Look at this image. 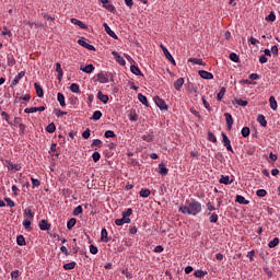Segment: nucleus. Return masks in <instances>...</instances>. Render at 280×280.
I'll return each instance as SVG.
<instances>
[{
	"instance_id": "f257e3e1",
	"label": "nucleus",
	"mask_w": 280,
	"mask_h": 280,
	"mask_svg": "<svg viewBox=\"0 0 280 280\" xmlns=\"http://www.w3.org/2000/svg\"><path fill=\"white\" fill-rule=\"evenodd\" d=\"M178 211L184 215H198V213L202 212V203L196 199H188L185 205L179 207Z\"/></svg>"
},
{
	"instance_id": "f03ea898",
	"label": "nucleus",
	"mask_w": 280,
	"mask_h": 280,
	"mask_svg": "<svg viewBox=\"0 0 280 280\" xmlns=\"http://www.w3.org/2000/svg\"><path fill=\"white\" fill-rule=\"evenodd\" d=\"M78 45H81V47L89 49V51H95V46L89 44V40L84 37L78 39Z\"/></svg>"
},
{
	"instance_id": "7ed1b4c3",
	"label": "nucleus",
	"mask_w": 280,
	"mask_h": 280,
	"mask_svg": "<svg viewBox=\"0 0 280 280\" xmlns=\"http://www.w3.org/2000/svg\"><path fill=\"white\" fill-rule=\"evenodd\" d=\"M160 47H161L166 60L172 62V65H176V60H174V57L172 56V54H170V50H167V47H165L164 45H161Z\"/></svg>"
},
{
	"instance_id": "20e7f679",
	"label": "nucleus",
	"mask_w": 280,
	"mask_h": 280,
	"mask_svg": "<svg viewBox=\"0 0 280 280\" xmlns=\"http://www.w3.org/2000/svg\"><path fill=\"white\" fill-rule=\"evenodd\" d=\"M154 103L160 108V110H167V104L165 103V101L163 98L155 96Z\"/></svg>"
},
{
	"instance_id": "39448f33",
	"label": "nucleus",
	"mask_w": 280,
	"mask_h": 280,
	"mask_svg": "<svg viewBox=\"0 0 280 280\" xmlns=\"http://www.w3.org/2000/svg\"><path fill=\"white\" fill-rule=\"evenodd\" d=\"M112 56H114V58H115L116 62H118V65H120L121 67H126V59H124V57H121L119 52L113 51Z\"/></svg>"
},
{
	"instance_id": "423d86ee",
	"label": "nucleus",
	"mask_w": 280,
	"mask_h": 280,
	"mask_svg": "<svg viewBox=\"0 0 280 280\" xmlns=\"http://www.w3.org/2000/svg\"><path fill=\"white\" fill-rule=\"evenodd\" d=\"M96 78L97 82L101 84H108V74L101 72L96 74Z\"/></svg>"
},
{
	"instance_id": "0eeeda50",
	"label": "nucleus",
	"mask_w": 280,
	"mask_h": 280,
	"mask_svg": "<svg viewBox=\"0 0 280 280\" xmlns=\"http://www.w3.org/2000/svg\"><path fill=\"white\" fill-rule=\"evenodd\" d=\"M198 74L200 75V78H202L203 80H213V73L206 71V70H199Z\"/></svg>"
},
{
	"instance_id": "6e6552de",
	"label": "nucleus",
	"mask_w": 280,
	"mask_h": 280,
	"mask_svg": "<svg viewBox=\"0 0 280 280\" xmlns=\"http://www.w3.org/2000/svg\"><path fill=\"white\" fill-rule=\"evenodd\" d=\"M23 78H25V71L19 72L18 75H15V78L12 80L11 86H16V84H19Z\"/></svg>"
},
{
	"instance_id": "1a4fd4ad",
	"label": "nucleus",
	"mask_w": 280,
	"mask_h": 280,
	"mask_svg": "<svg viewBox=\"0 0 280 280\" xmlns=\"http://www.w3.org/2000/svg\"><path fill=\"white\" fill-rule=\"evenodd\" d=\"M103 27H104L106 34H108V36H110V37L114 38L115 40H117V38H119V37L117 36V34H115V33L113 32V30H110V26H108L106 23L103 24Z\"/></svg>"
},
{
	"instance_id": "9d476101",
	"label": "nucleus",
	"mask_w": 280,
	"mask_h": 280,
	"mask_svg": "<svg viewBox=\"0 0 280 280\" xmlns=\"http://www.w3.org/2000/svg\"><path fill=\"white\" fill-rule=\"evenodd\" d=\"M224 117H225L228 130H231L233 128V116L229 113H225Z\"/></svg>"
},
{
	"instance_id": "9b49d317",
	"label": "nucleus",
	"mask_w": 280,
	"mask_h": 280,
	"mask_svg": "<svg viewBox=\"0 0 280 280\" xmlns=\"http://www.w3.org/2000/svg\"><path fill=\"white\" fill-rule=\"evenodd\" d=\"M101 242H104L105 244H108V242H110V240L108 238V231L106 230V228L102 229L101 231Z\"/></svg>"
},
{
	"instance_id": "f8f14e48",
	"label": "nucleus",
	"mask_w": 280,
	"mask_h": 280,
	"mask_svg": "<svg viewBox=\"0 0 280 280\" xmlns=\"http://www.w3.org/2000/svg\"><path fill=\"white\" fill-rule=\"evenodd\" d=\"M43 110H45V106L25 108L24 113H26V114L38 113V112L43 113Z\"/></svg>"
},
{
	"instance_id": "ddd939ff",
	"label": "nucleus",
	"mask_w": 280,
	"mask_h": 280,
	"mask_svg": "<svg viewBox=\"0 0 280 280\" xmlns=\"http://www.w3.org/2000/svg\"><path fill=\"white\" fill-rule=\"evenodd\" d=\"M80 71H83V73H93V71H95V66H93L92 63L83 67H80Z\"/></svg>"
},
{
	"instance_id": "4468645a",
	"label": "nucleus",
	"mask_w": 280,
	"mask_h": 280,
	"mask_svg": "<svg viewBox=\"0 0 280 280\" xmlns=\"http://www.w3.org/2000/svg\"><path fill=\"white\" fill-rule=\"evenodd\" d=\"M168 172L170 170L164 163L159 164V174H161V176H167Z\"/></svg>"
},
{
	"instance_id": "2eb2a0df",
	"label": "nucleus",
	"mask_w": 280,
	"mask_h": 280,
	"mask_svg": "<svg viewBox=\"0 0 280 280\" xmlns=\"http://www.w3.org/2000/svg\"><path fill=\"white\" fill-rule=\"evenodd\" d=\"M183 84H185V79L184 78H179L174 82V89L176 91H180V89H183Z\"/></svg>"
},
{
	"instance_id": "dca6fc26",
	"label": "nucleus",
	"mask_w": 280,
	"mask_h": 280,
	"mask_svg": "<svg viewBox=\"0 0 280 280\" xmlns=\"http://www.w3.org/2000/svg\"><path fill=\"white\" fill-rule=\"evenodd\" d=\"M70 21L73 25H78V27H80L81 30H86V24H84L82 21L75 18H72Z\"/></svg>"
},
{
	"instance_id": "f3484780",
	"label": "nucleus",
	"mask_w": 280,
	"mask_h": 280,
	"mask_svg": "<svg viewBox=\"0 0 280 280\" xmlns=\"http://www.w3.org/2000/svg\"><path fill=\"white\" fill-rule=\"evenodd\" d=\"M8 170L11 172H21V164H14L12 162H9Z\"/></svg>"
},
{
	"instance_id": "a211bd4d",
	"label": "nucleus",
	"mask_w": 280,
	"mask_h": 280,
	"mask_svg": "<svg viewBox=\"0 0 280 280\" xmlns=\"http://www.w3.org/2000/svg\"><path fill=\"white\" fill-rule=\"evenodd\" d=\"M34 88H35L37 97H44L45 92L43 91V88L40 86V84L34 83Z\"/></svg>"
},
{
	"instance_id": "6ab92c4d",
	"label": "nucleus",
	"mask_w": 280,
	"mask_h": 280,
	"mask_svg": "<svg viewBox=\"0 0 280 280\" xmlns=\"http://www.w3.org/2000/svg\"><path fill=\"white\" fill-rule=\"evenodd\" d=\"M39 229H40V231H49V229H51V225H49L47 220H42L39 222Z\"/></svg>"
},
{
	"instance_id": "aec40b11",
	"label": "nucleus",
	"mask_w": 280,
	"mask_h": 280,
	"mask_svg": "<svg viewBox=\"0 0 280 280\" xmlns=\"http://www.w3.org/2000/svg\"><path fill=\"white\" fill-rule=\"evenodd\" d=\"M97 100H100V102H103V104H108V95L103 94L102 91H98Z\"/></svg>"
},
{
	"instance_id": "412c9836",
	"label": "nucleus",
	"mask_w": 280,
	"mask_h": 280,
	"mask_svg": "<svg viewBox=\"0 0 280 280\" xmlns=\"http://www.w3.org/2000/svg\"><path fill=\"white\" fill-rule=\"evenodd\" d=\"M257 121H258V124H260V126H262V128H266V126H268V121L266 120V116H264L261 114L257 116Z\"/></svg>"
},
{
	"instance_id": "4be33fe9",
	"label": "nucleus",
	"mask_w": 280,
	"mask_h": 280,
	"mask_svg": "<svg viewBox=\"0 0 280 280\" xmlns=\"http://www.w3.org/2000/svg\"><path fill=\"white\" fill-rule=\"evenodd\" d=\"M7 62H8L9 67H14V65H16V59H14V55L8 54Z\"/></svg>"
},
{
	"instance_id": "5701e85b",
	"label": "nucleus",
	"mask_w": 280,
	"mask_h": 280,
	"mask_svg": "<svg viewBox=\"0 0 280 280\" xmlns=\"http://www.w3.org/2000/svg\"><path fill=\"white\" fill-rule=\"evenodd\" d=\"M57 102H59L60 106L65 108V106H67V103L65 102V94L59 92L57 94Z\"/></svg>"
},
{
	"instance_id": "b1692460",
	"label": "nucleus",
	"mask_w": 280,
	"mask_h": 280,
	"mask_svg": "<svg viewBox=\"0 0 280 280\" xmlns=\"http://www.w3.org/2000/svg\"><path fill=\"white\" fill-rule=\"evenodd\" d=\"M269 104L272 110H277L279 105L277 104V98H275V96L269 97Z\"/></svg>"
},
{
	"instance_id": "393cba45",
	"label": "nucleus",
	"mask_w": 280,
	"mask_h": 280,
	"mask_svg": "<svg viewBox=\"0 0 280 280\" xmlns=\"http://www.w3.org/2000/svg\"><path fill=\"white\" fill-rule=\"evenodd\" d=\"M221 137L224 148H226V145H231V140L229 139V136H226V133L222 132Z\"/></svg>"
},
{
	"instance_id": "a878e982",
	"label": "nucleus",
	"mask_w": 280,
	"mask_h": 280,
	"mask_svg": "<svg viewBox=\"0 0 280 280\" xmlns=\"http://www.w3.org/2000/svg\"><path fill=\"white\" fill-rule=\"evenodd\" d=\"M224 95H226V88H221L220 92L217 95V100L222 102L224 100Z\"/></svg>"
},
{
	"instance_id": "bb28decb",
	"label": "nucleus",
	"mask_w": 280,
	"mask_h": 280,
	"mask_svg": "<svg viewBox=\"0 0 280 280\" xmlns=\"http://www.w3.org/2000/svg\"><path fill=\"white\" fill-rule=\"evenodd\" d=\"M130 71L131 73H133L135 75H143V72H141V69H139L137 66L132 65L130 67Z\"/></svg>"
},
{
	"instance_id": "cd10ccee",
	"label": "nucleus",
	"mask_w": 280,
	"mask_h": 280,
	"mask_svg": "<svg viewBox=\"0 0 280 280\" xmlns=\"http://www.w3.org/2000/svg\"><path fill=\"white\" fill-rule=\"evenodd\" d=\"M236 202H238V205H248L250 201L246 200V198H244V196L237 195Z\"/></svg>"
},
{
	"instance_id": "c85d7f7f",
	"label": "nucleus",
	"mask_w": 280,
	"mask_h": 280,
	"mask_svg": "<svg viewBox=\"0 0 280 280\" xmlns=\"http://www.w3.org/2000/svg\"><path fill=\"white\" fill-rule=\"evenodd\" d=\"M56 71L58 73V80H62L63 72H62V66L60 65V62L56 63Z\"/></svg>"
},
{
	"instance_id": "c756f323",
	"label": "nucleus",
	"mask_w": 280,
	"mask_h": 280,
	"mask_svg": "<svg viewBox=\"0 0 280 280\" xmlns=\"http://www.w3.org/2000/svg\"><path fill=\"white\" fill-rule=\"evenodd\" d=\"M78 220H75V218H71L68 222H67V229L69 231H71V229H73V226H75Z\"/></svg>"
},
{
	"instance_id": "7c9ffc66",
	"label": "nucleus",
	"mask_w": 280,
	"mask_h": 280,
	"mask_svg": "<svg viewBox=\"0 0 280 280\" xmlns=\"http://www.w3.org/2000/svg\"><path fill=\"white\" fill-rule=\"evenodd\" d=\"M206 275H207V271H203V270H197L194 272V277H196V279H203Z\"/></svg>"
},
{
	"instance_id": "2f4dec72",
	"label": "nucleus",
	"mask_w": 280,
	"mask_h": 280,
	"mask_svg": "<svg viewBox=\"0 0 280 280\" xmlns=\"http://www.w3.org/2000/svg\"><path fill=\"white\" fill-rule=\"evenodd\" d=\"M75 261L67 262L63 265V270H73L75 268Z\"/></svg>"
},
{
	"instance_id": "473e14b6",
	"label": "nucleus",
	"mask_w": 280,
	"mask_h": 280,
	"mask_svg": "<svg viewBox=\"0 0 280 280\" xmlns=\"http://www.w3.org/2000/svg\"><path fill=\"white\" fill-rule=\"evenodd\" d=\"M138 100L143 104V106H148V97L141 93L138 94Z\"/></svg>"
},
{
	"instance_id": "72a5a7b5",
	"label": "nucleus",
	"mask_w": 280,
	"mask_h": 280,
	"mask_svg": "<svg viewBox=\"0 0 280 280\" xmlns=\"http://www.w3.org/2000/svg\"><path fill=\"white\" fill-rule=\"evenodd\" d=\"M24 215L26 217V220H34V212H32V209H25Z\"/></svg>"
},
{
	"instance_id": "f704fd0d",
	"label": "nucleus",
	"mask_w": 280,
	"mask_h": 280,
	"mask_svg": "<svg viewBox=\"0 0 280 280\" xmlns=\"http://www.w3.org/2000/svg\"><path fill=\"white\" fill-rule=\"evenodd\" d=\"M46 132H49V135H54V132H56V125L54 122H50L46 127Z\"/></svg>"
},
{
	"instance_id": "c9c22d12",
	"label": "nucleus",
	"mask_w": 280,
	"mask_h": 280,
	"mask_svg": "<svg viewBox=\"0 0 280 280\" xmlns=\"http://www.w3.org/2000/svg\"><path fill=\"white\" fill-rule=\"evenodd\" d=\"M280 243V240H279V237H275L272 241H270L269 243H268V246L270 247V248H277V245Z\"/></svg>"
},
{
	"instance_id": "e433bc0d",
	"label": "nucleus",
	"mask_w": 280,
	"mask_h": 280,
	"mask_svg": "<svg viewBox=\"0 0 280 280\" xmlns=\"http://www.w3.org/2000/svg\"><path fill=\"white\" fill-rule=\"evenodd\" d=\"M219 183H221V185H231L230 177L224 175L221 176Z\"/></svg>"
},
{
	"instance_id": "4c0bfd02",
	"label": "nucleus",
	"mask_w": 280,
	"mask_h": 280,
	"mask_svg": "<svg viewBox=\"0 0 280 280\" xmlns=\"http://www.w3.org/2000/svg\"><path fill=\"white\" fill-rule=\"evenodd\" d=\"M188 62H192V65H201V67H205V63L202 62V59L189 58Z\"/></svg>"
},
{
	"instance_id": "58836bf2",
	"label": "nucleus",
	"mask_w": 280,
	"mask_h": 280,
	"mask_svg": "<svg viewBox=\"0 0 280 280\" xmlns=\"http://www.w3.org/2000/svg\"><path fill=\"white\" fill-rule=\"evenodd\" d=\"M71 93H80V85L78 83H72L70 85Z\"/></svg>"
},
{
	"instance_id": "ea45409f",
	"label": "nucleus",
	"mask_w": 280,
	"mask_h": 280,
	"mask_svg": "<svg viewBox=\"0 0 280 280\" xmlns=\"http://www.w3.org/2000/svg\"><path fill=\"white\" fill-rule=\"evenodd\" d=\"M16 244H18V246H25V237L23 236V235H19L18 237H16Z\"/></svg>"
},
{
	"instance_id": "a19ab883",
	"label": "nucleus",
	"mask_w": 280,
	"mask_h": 280,
	"mask_svg": "<svg viewBox=\"0 0 280 280\" xmlns=\"http://www.w3.org/2000/svg\"><path fill=\"white\" fill-rule=\"evenodd\" d=\"M242 137L246 138V137H250V128L248 127H243L242 131H241Z\"/></svg>"
},
{
	"instance_id": "79ce46f5",
	"label": "nucleus",
	"mask_w": 280,
	"mask_h": 280,
	"mask_svg": "<svg viewBox=\"0 0 280 280\" xmlns=\"http://www.w3.org/2000/svg\"><path fill=\"white\" fill-rule=\"evenodd\" d=\"M92 119H94V121H100V119H102V112L101 110H95Z\"/></svg>"
},
{
	"instance_id": "37998d69",
	"label": "nucleus",
	"mask_w": 280,
	"mask_h": 280,
	"mask_svg": "<svg viewBox=\"0 0 280 280\" xmlns=\"http://www.w3.org/2000/svg\"><path fill=\"white\" fill-rule=\"evenodd\" d=\"M208 141H211L212 143H218V138L215 137V135H213V132L209 131Z\"/></svg>"
},
{
	"instance_id": "c03bdc74",
	"label": "nucleus",
	"mask_w": 280,
	"mask_h": 280,
	"mask_svg": "<svg viewBox=\"0 0 280 280\" xmlns=\"http://www.w3.org/2000/svg\"><path fill=\"white\" fill-rule=\"evenodd\" d=\"M267 195H268V191H266V189H258L256 191V196H258V198H266Z\"/></svg>"
},
{
	"instance_id": "a18cd8bd",
	"label": "nucleus",
	"mask_w": 280,
	"mask_h": 280,
	"mask_svg": "<svg viewBox=\"0 0 280 280\" xmlns=\"http://www.w3.org/2000/svg\"><path fill=\"white\" fill-rule=\"evenodd\" d=\"M229 58H230V60H232V62H240V56H237V54H235V52H231L229 55Z\"/></svg>"
},
{
	"instance_id": "49530a36",
	"label": "nucleus",
	"mask_w": 280,
	"mask_h": 280,
	"mask_svg": "<svg viewBox=\"0 0 280 280\" xmlns=\"http://www.w3.org/2000/svg\"><path fill=\"white\" fill-rule=\"evenodd\" d=\"M208 215H210L209 220L211 223L215 224V222H218V213L209 212Z\"/></svg>"
},
{
	"instance_id": "de8ad7c7",
	"label": "nucleus",
	"mask_w": 280,
	"mask_h": 280,
	"mask_svg": "<svg viewBox=\"0 0 280 280\" xmlns=\"http://www.w3.org/2000/svg\"><path fill=\"white\" fill-rule=\"evenodd\" d=\"M141 198H149L150 197V189H141L140 190Z\"/></svg>"
},
{
	"instance_id": "09e8293b",
	"label": "nucleus",
	"mask_w": 280,
	"mask_h": 280,
	"mask_svg": "<svg viewBox=\"0 0 280 280\" xmlns=\"http://www.w3.org/2000/svg\"><path fill=\"white\" fill-rule=\"evenodd\" d=\"M105 138L106 139H113V138H115V137H117L116 135H115V131H113V130H107V131H105Z\"/></svg>"
},
{
	"instance_id": "8fccbe9b",
	"label": "nucleus",
	"mask_w": 280,
	"mask_h": 280,
	"mask_svg": "<svg viewBox=\"0 0 280 280\" xmlns=\"http://www.w3.org/2000/svg\"><path fill=\"white\" fill-rule=\"evenodd\" d=\"M23 226H24L27 231H30V229H32V220L25 219V220L23 221Z\"/></svg>"
},
{
	"instance_id": "3c124183",
	"label": "nucleus",
	"mask_w": 280,
	"mask_h": 280,
	"mask_svg": "<svg viewBox=\"0 0 280 280\" xmlns=\"http://www.w3.org/2000/svg\"><path fill=\"white\" fill-rule=\"evenodd\" d=\"M4 202H7V207H10V208L16 207V203H14V201L11 200L9 197L4 198Z\"/></svg>"
},
{
	"instance_id": "603ef678",
	"label": "nucleus",
	"mask_w": 280,
	"mask_h": 280,
	"mask_svg": "<svg viewBox=\"0 0 280 280\" xmlns=\"http://www.w3.org/2000/svg\"><path fill=\"white\" fill-rule=\"evenodd\" d=\"M201 101H202V104H203L205 108H206L207 110H211V105L209 104V102H207L206 96H202V97H201Z\"/></svg>"
},
{
	"instance_id": "864d4df0",
	"label": "nucleus",
	"mask_w": 280,
	"mask_h": 280,
	"mask_svg": "<svg viewBox=\"0 0 280 280\" xmlns=\"http://www.w3.org/2000/svg\"><path fill=\"white\" fill-rule=\"evenodd\" d=\"M235 102L238 106H248V101H244L242 98H236Z\"/></svg>"
},
{
	"instance_id": "5fc2aeb1",
	"label": "nucleus",
	"mask_w": 280,
	"mask_h": 280,
	"mask_svg": "<svg viewBox=\"0 0 280 280\" xmlns=\"http://www.w3.org/2000/svg\"><path fill=\"white\" fill-rule=\"evenodd\" d=\"M2 36H9V38H12V32L8 30V27H3V31L1 32Z\"/></svg>"
},
{
	"instance_id": "6e6d98bb",
	"label": "nucleus",
	"mask_w": 280,
	"mask_h": 280,
	"mask_svg": "<svg viewBox=\"0 0 280 280\" xmlns=\"http://www.w3.org/2000/svg\"><path fill=\"white\" fill-rule=\"evenodd\" d=\"M267 21H270L271 23H275L277 21V15L275 12H270V14L267 16Z\"/></svg>"
},
{
	"instance_id": "4d7b16f0",
	"label": "nucleus",
	"mask_w": 280,
	"mask_h": 280,
	"mask_svg": "<svg viewBox=\"0 0 280 280\" xmlns=\"http://www.w3.org/2000/svg\"><path fill=\"white\" fill-rule=\"evenodd\" d=\"M31 180H32L33 189L35 187H40V180L39 179H36V178L32 177Z\"/></svg>"
},
{
	"instance_id": "13d9d810",
	"label": "nucleus",
	"mask_w": 280,
	"mask_h": 280,
	"mask_svg": "<svg viewBox=\"0 0 280 280\" xmlns=\"http://www.w3.org/2000/svg\"><path fill=\"white\" fill-rule=\"evenodd\" d=\"M92 148H102V140L100 139L93 140Z\"/></svg>"
},
{
	"instance_id": "bf43d9fd",
	"label": "nucleus",
	"mask_w": 280,
	"mask_h": 280,
	"mask_svg": "<svg viewBox=\"0 0 280 280\" xmlns=\"http://www.w3.org/2000/svg\"><path fill=\"white\" fill-rule=\"evenodd\" d=\"M92 159H93L94 163H97V161H100V159H102V155L100 154V152H94L92 154Z\"/></svg>"
},
{
	"instance_id": "052dcab7",
	"label": "nucleus",
	"mask_w": 280,
	"mask_h": 280,
	"mask_svg": "<svg viewBox=\"0 0 280 280\" xmlns=\"http://www.w3.org/2000/svg\"><path fill=\"white\" fill-rule=\"evenodd\" d=\"M90 253H91L92 255H97V253H98L97 246H95V245H90Z\"/></svg>"
},
{
	"instance_id": "680f3d73",
	"label": "nucleus",
	"mask_w": 280,
	"mask_h": 280,
	"mask_svg": "<svg viewBox=\"0 0 280 280\" xmlns=\"http://www.w3.org/2000/svg\"><path fill=\"white\" fill-rule=\"evenodd\" d=\"M104 9L108 10V12H116L115 5L113 4H105Z\"/></svg>"
},
{
	"instance_id": "e2e57ef3",
	"label": "nucleus",
	"mask_w": 280,
	"mask_h": 280,
	"mask_svg": "<svg viewBox=\"0 0 280 280\" xmlns=\"http://www.w3.org/2000/svg\"><path fill=\"white\" fill-rule=\"evenodd\" d=\"M130 215H132V209L129 208L126 211L122 212V217L124 218H130Z\"/></svg>"
},
{
	"instance_id": "0e129e2a",
	"label": "nucleus",
	"mask_w": 280,
	"mask_h": 280,
	"mask_svg": "<svg viewBox=\"0 0 280 280\" xmlns=\"http://www.w3.org/2000/svg\"><path fill=\"white\" fill-rule=\"evenodd\" d=\"M19 275H20V271H19V270L12 271V272H11V279H12V280L19 279Z\"/></svg>"
},
{
	"instance_id": "69168bd1",
	"label": "nucleus",
	"mask_w": 280,
	"mask_h": 280,
	"mask_svg": "<svg viewBox=\"0 0 280 280\" xmlns=\"http://www.w3.org/2000/svg\"><path fill=\"white\" fill-rule=\"evenodd\" d=\"M80 213H82V206H78V207L73 210V215H80Z\"/></svg>"
},
{
	"instance_id": "338daca9",
	"label": "nucleus",
	"mask_w": 280,
	"mask_h": 280,
	"mask_svg": "<svg viewBox=\"0 0 280 280\" xmlns=\"http://www.w3.org/2000/svg\"><path fill=\"white\" fill-rule=\"evenodd\" d=\"M142 139H143V141H147L148 143H150V141H152V139H153V136L152 135H145V136H142Z\"/></svg>"
},
{
	"instance_id": "774afa93",
	"label": "nucleus",
	"mask_w": 280,
	"mask_h": 280,
	"mask_svg": "<svg viewBox=\"0 0 280 280\" xmlns=\"http://www.w3.org/2000/svg\"><path fill=\"white\" fill-rule=\"evenodd\" d=\"M206 207H207V210L208 211H215V207H213V203H211V201H209L207 205H206Z\"/></svg>"
}]
</instances>
